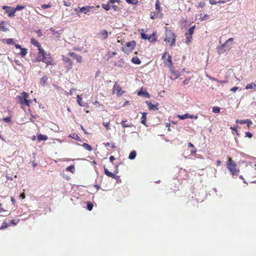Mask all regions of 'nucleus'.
Segmentation results:
<instances>
[{
    "mask_svg": "<svg viewBox=\"0 0 256 256\" xmlns=\"http://www.w3.org/2000/svg\"><path fill=\"white\" fill-rule=\"evenodd\" d=\"M165 34L166 38L164 39V41L166 42H169L171 41L170 44V47L174 46L176 44L175 34L166 28H165Z\"/></svg>",
    "mask_w": 256,
    "mask_h": 256,
    "instance_id": "f257e3e1",
    "label": "nucleus"
},
{
    "mask_svg": "<svg viewBox=\"0 0 256 256\" xmlns=\"http://www.w3.org/2000/svg\"><path fill=\"white\" fill-rule=\"evenodd\" d=\"M236 163L230 158L227 164V168L232 176H238L240 172V170L236 168Z\"/></svg>",
    "mask_w": 256,
    "mask_h": 256,
    "instance_id": "f03ea898",
    "label": "nucleus"
},
{
    "mask_svg": "<svg viewBox=\"0 0 256 256\" xmlns=\"http://www.w3.org/2000/svg\"><path fill=\"white\" fill-rule=\"evenodd\" d=\"M37 58L38 61H42L47 65L52 64V60L50 55H46L44 50H40V52H38V56Z\"/></svg>",
    "mask_w": 256,
    "mask_h": 256,
    "instance_id": "7ed1b4c3",
    "label": "nucleus"
},
{
    "mask_svg": "<svg viewBox=\"0 0 256 256\" xmlns=\"http://www.w3.org/2000/svg\"><path fill=\"white\" fill-rule=\"evenodd\" d=\"M21 94L22 96H16V100L20 102L22 104H24L28 106H29L30 100L27 99L28 94L26 92H22Z\"/></svg>",
    "mask_w": 256,
    "mask_h": 256,
    "instance_id": "20e7f679",
    "label": "nucleus"
},
{
    "mask_svg": "<svg viewBox=\"0 0 256 256\" xmlns=\"http://www.w3.org/2000/svg\"><path fill=\"white\" fill-rule=\"evenodd\" d=\"M141 37L144 40H148L150 42H154L156 40L155 34L153 33L150 36H148L144 33L141 34Z\"/></svg>",
    "mask_w": 256,
    "mask_h": 256,
    "instance_id": "39448f33",
    "label": "nucleus"
},
{
    "mask_svg": "<svg viewBox=\"0 0 256 256\" xmlns=\"http://www.w3.org/2000/svg\"><path fill=\"white\" fill-rule=\"evenodd\" d=\"M232 48L231 46H226V44H222L220 46H219L217 48L218 52L219 54H223L226 50H230Z\"/></svg>",
    "mask_w": 256,
    "mask_h": 256,
    "instance_id": "423d86ee",
    "label": "nucleus"
},
{
    "mask_svg": "<svg viewBox=\"0 0 256 256\" xmlns=\"http://www.w3.org/2000/svg\"><path fill=\"white\" fill-rule=\"evenodd\" d=\"M4 10H6V12L8 14L9 17H13L15 15V10L14 8L8 6H4L2 7Z\"/></svg>",
    "mask_w": 256,
    "mask_h": 256,
    "instance_id": "0eeeda50",
    "label": "nucleus"
},
{
    "mask_svg": "<svg viewBox=\"0 0 256 256\" xmlns=\"http://www.w3.org/2000/svg\"><path fill=\"white\" fill-rule=\"evenodd\" d=\"M172 75L170 76V79L176 80L180 76V72L178 70H176L174 68V66L170 68Z\"/></svg>",
    "mask_w": 256,
    "mask_h": 256,
    "instance_id": "6e6552de",
    "label": "nucleus"
},
{
    "mask_svg": "<svg viewBox=\"0 0 256 256\" xmlns=\"http://www.w3.org/2000/svg\"><path fill=\"white\" fill-rule=\"evenodd\" d=\"M113 90L116 92V94L118 96H121L124 92L122 90L121 87L120 85L118 84V82H115L114 87Z\"/></svg>",
    "mask_w": 256,
    "mask_h": 256,
    "instance_id": "1a4fd4ad",
    "label": "nucleus"
},
{
    "mask_svg": "<svg viewBox=\"0 0 256 256\" xmlns=\"http://www.w3.org/2000/svg\"><path fill=\"white\" fill-rule=\"evenodd\" d=\"M146 103L148 105L149 110H158V106H159V104L158 103H156V104H152L151 102L149 101H146Z\"/></svg>",
    "mask_w": 256,
    "mask_h": 256,
    "instance_id": "9d476101",
    "label": "nucleus"
},
{
    "mask_svg": "<svg viewBox=\"0 0 256 256\" xmlns=\"http://www.w3.org/2000/svg\"><path fill=\"white\" fill-rule=\"evenodd\" d=\"M7 25L6 22L0 20V30L2 32H7L8 30Z\"/></svg>",
    "mask_w": 256,
    "mask_h": 256,
    "instance_id": "9b49d317",
    "label": "nucleus"
},
{
    "mask_svg": "<svg viewBox=\"0 0 256 256\" xmlns=\"http://www.w3.org/2000/svg\"><path fill=\"white\" fill-rule=\"evenodd\" d=\"M136 46V42L134 41H132L128 42L126 44V47L128 48V50L132 51Z\"/></svg>",
    "mask_w": 256,
    "mask_h": 256,
    "instance_id": "f8f14e48",
    "label": "nucleus"
},
{
    "mask_svg": "<svg viewBox=\"0 0 256 256\" xmlns=\"http://www.w3.org/2000/svg\"><path fill=\"white\" fill-rule=\"evenodd\" d=\"M30 42L32 44H33L38 48L39 52H40V50H42L41 48L40 43L36 40L34 38H31Z\"/></svg>",
    "mask_w": 256,
    "mask_h": 256,
    "instance_id": "ddd939ff",
    "label": "nucleus"
},
{
    "mask_svg": "<svg viewBox=\"0 0 256 256\" xmlns=\"http://www.w3.org/2000/svg\"><path fill=\"white\" fill-rule=\"evenodd\" d=\"M62 60L68 64L67 66L69 67V68H71L72 64V62L71 60L69 58L66 56H63Z\"/></svg>",
    "mask_w": 256,
    "mask_h": 256,
    "instance_id": "4468645a",
    "label": "nucleus"
},
{
    "mask_svg": "<svg viewBox=\"0 0 256 256\" xmlns=\"http://www.w3.org/2000/svg\"><path fill=\"white\" fill-rule=\"evenodd\" d=\"M104 174H106L107 176H109V177H111L114 179H116L117 178V176H116L115 174H113L111 172H110L108 169H106V168H104Z\"/></svg>",
    "mask_w": 256,
    "mask_h": 256,
    "instance_id": "2eb2a0df",
    "label": "nucleus"
},
{
    "mask_svg": "<svg viewBox=\"0 0 256 256\" xmlns=\"http://www.w3.org/2000/svg\"><path fill=\"white\" fill-rule=\"evenodd\" d=\"M98 34L102 36V40H105V39L107 38L108 37V32L107 30H101L99 32Z\"/></svg>",
    "mask_w": 256,
    "mask_h": 256,
    "instance_id": "dca6fc26",
    "label": "nucleus"
},
{
    "mask_svg": "<svg viewBox=\"0 0 256 256\" xmlns=\"http://www.w3.org/2000/svg\"><path fill=\"white\" fill-rule=\"evenodd\" d=\"M186 36V43L187 44H189L192 42V35L187 34L186 32L185 34Z\"/></svg>",
    "mask_w": 256,
    "mask_h": 256,
    "instance_id": "f3484780",
    "label": "nucleus"
},
{
    "mask_svg": "<svg viewBox=\"0 0 256 256\" xmlns=\"http://www.w3.org/2000/svg\"><path fill=\"white\" fill-rule=\"evenodd\" d=\"M76 98H77V102L80 106H88L86 104H82V98L80 97V95L77 96Z\"/></svg>",
    "mask_w": 256,
    "mask_h": 256,
    "instance_id": "a211bd4d",
    "label": "nucleus"
},
{
    "mask_svg": "<svg viewBox=\"0 0 256 256\" xmlns=\"http://www.w3.org/2000/svg\"><path fill=\"white\" fill-rule=\"evenodd\" d=\"M138 96L144 95L145 96L148 98L150 97V94L146 91H143L142 89L138 92Z\"/></svg>",
    "mask_w": 256,
    "mask_h": 256,
    "instance_id": "6ab92c4d",
    "label": "nucleus"
},
{
    "mask_svg": "<svg viewBox=\"0 0 256 256\" xmlns=\"http://www.w3.org/2000/svg\"><path fill=\"white\" fill-rule=\"evenodd\" d=\"M90 8V6H84L80 8L79 9L80 12H82L84 14H86L89 11Z\"/></svg>",
    "mask_w": 256,
    "mask_h": 256,
    "instance_id": "aec40b11",
    "label": "nucleus"
},
{
    "mask_svg": "<svg viewBox=\"0 0 256 256\" xmlns=\"http://www.w3.org/2000/svg\"><path fill=\"white\" fill-rule=\"evenodd\" d=\"M136 156V152L135 150L132 151L128 156V158L130 160H134Z\"/></svg>",
    "mask_w": 256,
    "mask_h": 256,
    "instance_id": "412c9836",
    "label": "nucleus"
},
{
    "mask_svg": "<svg viewBox=\"0 0 256 256\" xmlns=\"http://www.w3.org/2000/svg\"><path fill=\"white\" fill-rule=\"evenodd\" d=\"M38 139L39 141L46 140H48V136L46 135L40 134L38 136Z\"/></svg>",
    "mask_w": 256,
    "mask_h": 256,
    "instance_id": "4be33fe9",
    "label": "nucleus"
},
{
    "mask_svg": "<svg viewBox=\"0 0 256 256\" xmlns=\"http://www.w3.org/2000/svg\"><path fill=\"white\" fill-rule=\"evenodd\" d=\"M160 5V2L158 0H156V10L158 12H161Z\"/></svg>",
    "mask_w": 256,
    "mask_h": 256,
    "instance_id": "5701e85b",
    "label": "nucleus"
},
{
    "mask_svg": "<svg viewBox=\"0 0 256 256\" xmlns=\"http://www.w3.org/2000/svg\"><path fill=\"white\" fill-rule=\"evenodd\" d=\"M28 53V50L25 48H22L20 50V54L22 56L24 57L26 56V54Z\"/></svg>",
    "mask_w": 256,
    "mask_h": 256,
    "instance_id": "b1692460",
    "label": "nucleus"
},
{
    "mask_svg": "<svg viewBox=\"0 0 256 256\" xmlns=\"http://www.w3.org/2000/svg\"><path fill=\"white\" fill-rule=\"evenodd\" d=\"M82 147H84L85 149L88 150V151L90 152H91L92 151V147L89 145L88 144H86V143H84L82 144Z\"/></svg>",
    "mask_w": 256,
    "mask_h": 256,
    "instance_id": "393cba45",
    "label": "nucleus"
},
{
    "mask_svg": "<svg viewBox=\"0 0 256 256\" xmlns=\"http://www.w3.org/2000/svg\"><path fill=\"white\" fill-rule=\"evenodd\" d=\"M124 64V62L122 58L120 59L115 64V66L119 67L122 68Z\"/></svg>",
    "mask_w": 256,
    "mask_h": 256,
    "instance_id": "a878e982",
    "label": "nucleus"
},
{
    "mask_svg": "<svg viewBox=\"0 0 256 256\" xmlns=\"http://www.w3.org/2000/svg\"><path fill=\"white\" fill-rule=\"evenodd\" d=\"M254 88H256V84L254 82H252L250 84H248L246 86V90L252 89Z\"/></svg>",
    "mask_w": 256,
    "mask_h": 256,
    "instance_id": "bb28decb",
    "label": "nucleus"
},
{
    "mask_svg": "<svg viewBox=\"0 0 256 256\" xmlns=\"http://www.w3.org/2000/svg\"><path fill=\"white\" fill-rule=\"evenodd\" d=\"M132 62L134 64H139L141 63L140 60L138 57H134L132 60Z\"/></svg>",
    "mask_w": 256,
    "mask_h": 256,
    "instance_id": "cd10ccee",
    "label": "nucleus"
},
{
    "mask_svg": "<svg viewBox=\"0 0 256 256\" xmlns=\"http://www.w3.org/2000/svg\"><path fill=\"white\" fill-rule=\"evenodd\" d=\"M195 28H196V26L194 25V26H192V27H190L188 30L186 32V33L188 34L192 35L194 34V30Z\"/></svg>",
    "mask_w": 256,
    "mask_h": 256,
    "instance_id": "c85d7f7f",
    "label": "nucleus"
},
{
    "mask_svg": "<svg viewBox=\"0 0 256 256\" xmlns=\"http://www.w3.org/2000/svg\"><path fill=\"white\" fill-rule=\"evenodd\" d=\"M146 113L144 112L142 114V116L141 118V122L142 124L146 125Z\"/></svg>",
    "mask_w": 256,
    "mask_h": 256,
    "instance_id": "c756f323",
    "label": "nucleus"
},
{
    "mask_svg": "<svg viewBox=\"0 0 256 256\" xmlns=\"http://www.w3.org/2000/svg\"><path fill=\"white\" fill-rule=\"evenodd\" d=\"M70 136L73 139L76 140H80V138L76 134H70Z\"/></svg>",
    "mask_w": 256,
    "mask_h": 256,
    "instance_id": "7c9ffc66",
    "label": "nucleus"
},
{
    "mask_svg": "<svg viewBox=\"0 0 256 256\" xmlns=\"http://www.w3.org/2000/svg\"><path fill=\"white\" fill-rule=\"evenodd\" d=\"M110 4L108 2L107 4H102V7L105 10H108L110 8Z\"/></svg>",
    "mask_w": 256,
    "mask_h": 256,
    "instance_id": "2f4dec72",
    "label": "nucleus"
},
{
    "mask_svg": "<svg viewBox=\"0 0 256 256\" xmlns=\"http://www.w3.org/2000/svg\"><path fill=\"white\" fill-rule=\"evenodd\" d=\"M167 60H168V62L170 63L169 68L173 67L174 65H173V62L172 60V56L169 54L168 55V58Z\"/></svg>",
    "mask_w": 256,
    "mask_h": 256,
    "instance_id": "473e14b6",
    "label": "nucleus"
},
{
    "mask_svg": "<svg viewBox=\"0 0 256 256\" xmlns=\"http://www.w3.org/2000/svg\"><path fill=\"white\" fill-rule=\"evenodd\" d=\"M178 117L180 120H184L188 118V114H186L183 115H178Z\"/></svg>",
    "mask_w": 256,
    "mask_h": 256,
    "instance_id": "72a5a7b5",
    "label": "nucleus"
},
{
    "mask_svg": "<svg viewBox=\"0 0 256 256\" xmlns=\"http://www.w3.org/2000/svg\"><path fill=\"white\" fill-rule=\"evenodd\" d=\"M74 166H70L66 168V170L67 171L71 172H74Z\"/></svg>",
    "mask_w": 256,
    "mask_h": 256,
    "instance_id": "f704fd0d",
    "label": "nucleus"
},
{
    "mask_svg": "<svg viewBox=\"0 0 256 256\" xmlns=\"http://www.w3.org/2000/svg\"><path fill=\"white\" fill-rule=\"evenodd\" d=\"M8 226L9 224L6 222H3L1 226L0 227V230H4L8 227Z\"/></svg>",
    "mask_w": 256,
    "mask_h": 256,
    "instance_id": "c9c22d12",
    "label": "nucleus"
},
{
    "mask_svg": "<svg viewBox=\"0 0 256 256\" xmlns=\"http://www.w3.org/2000/svg\"><path fill=\"white\" fill-rule=\"evenodd\" d=\"M48 77L46 76H43L41 78V82L42 83L43 85L44 86L47 82Z\"/></svg>",
    "mask_w": 256,
    "mask_h": 256,
    "instance_id": "e433bc0d",
    "label": "nucleus"
},
{
    "mask_svg": "<svg viewBox=\"0 0 256 256\" xmlns=\"http://www.w3.org/2000/svg\"><path fill=\"white\" fill-rule=\"evenodd\" d=\"M24 8V6H20V5H18L16 8H14V10H15V12L17 10H23Z\"/></svg>",
    "mask_w": 256,
    "mask_h": 256,
    "instance_id": "4c0bfd02",
    "label": "nucleus"
},
{
    "mask_svg": "<svg viewBox=\"0 0 256 256\" xmlns=\"http://www.w3.org/2000/svg\"><path fill=\"white\" fill-rule=\"evenodd\" d=\"M220 112V108L218 106H214L212 108V112L216 114L219 113Z\"/></svg>",
    "mask_w": 256,
    "mask_h": 256,
    "instance_id": "58836bf2",
    "label": "nucleus"
},
{
    "mask_svg": "<svg viewBox=\"0 0 256 256\" xmlns=\"http://www.w3.org/2000/svg\"><path fill=\"white\" fill-rule=\"evenodd\" d=\"M92 208H93V204L91 202H88L87 203V209L88 210H92Z\"/></svg>",
    "mask_w": 256,
    "mask_h": 256,
    "instance_id": "ea45409f",
    "label": "nucleus"
},
{
    "mask_svg": "<svg viewBox=\"0 0 256 256\" xmlns=\"http://www.w3.org/2000/svg\"><path fill=\"white\" fill-rule=\"evenodd\" d=\"M116 54V52H112L111 54H110V53H108V58H107L108 60L111 58L113 56H115Z\"/></svg>",
    "mask_w": 256,
    "mask_h": 256,
    "instance_id": "a19ab883",
    "label": "nucleus"
},
{
    "mask_svg": "<svg viewBox=\"0 0 256 256\" xmlns=\"http://www.w3.org/2000/svg\"><path fill=\"white\" fill-rule=\"evenodd\" d=\"M6 42L8 44H12L14 43V41L12 38H8L6 40Z\"/></svg>",
    "mask_w": 256,
    "mask_h": 256,
    "instance_id": "79ce46f5",
    "label": "nucleus"
},
{
    "mask_svg": "<svg viewBox=\"0 0 256 256\" xmlns=\"http://www.w3.org/2000/svg\"><path fill=\"white\" fill-rule=\"evenodd\" d=\"M75 58L76 60V61L78 62H82V58L80 56H79V55H77L76 56Z\"/></svg>",
    "mask_w": 256,
    "mask_h": 256,
    "instance_id": "37998d69",
    "label": "nucleus"
},
{
    "mask_svg": "<svg viewBox=\"0 0 256 256\" xmlns=\"http://www.w3.org/2000/svg\"><path fill=\"white\" fill-rule=\"evenodd\" d=\"M233 40H234V38H230L226 40L224 44H226V46H229L228 45L229 42H231L232 44Z\"/></svg>",
    "mask_w": 256,
    "mask_h": 256,
    "instance_id": "c03bdc74",
    "label": "nucleus"
},
{
    "mask_svg": "<svg viewBox=\"0 0 256 256\" xmlns=\"http://www.w3.org/2000/svg\"><path fill=\"white\" fill-rule=\"evenodd\" d=\"M51 7V6L50 4H42L41 6V8L43 9H46V8H49Z\"/></svg>",
    "mask_w": 256,
    "mask_h": 256,
    "instance_id": "a18cd8bd",
    "label": "nucleus"
},
{
    "mask_svg": "<svg viewBox=\"0 0 256 256\" xmlns=\"http://www.w3.org/2000/svg\"><path fill=\"white\" fill-rule=\"evenodd\" d=\"M109 122H103L104 126L106 128L107 130H109L110 129V127L109 126Z\"/></svg>",
    "mask_w": 256,
    "mask_h": 256,
    "instance_id": "49530a36",
    "label": "nucleus"
},
{
    "mask_svg": "<svg viewBox=\"0 0 256 256\" xmlns=\"http://www.w3.org/2000/svg\"><path fill=\"white\" fill-rule=\"evenodd\" d=\"M236 123H238L240 124H245V122H246V120H236Z\"/></svg>",
    "mask_w": 256,
    "mask_h": 256,
    "instance_id": "de8ad7c7",
    "label": "nucleus"
},
{
    "mask_svg": "<svg viewBox=\"0 0 256 256\" xmlns=\"http://www.w3.org/2000/svg\"><path fill=\"white\" fill-rule=\"evenodd\" d=\"M3 120H4V121L6 122H9L11 121V119H10V117L4 118Z\"/></svg>",
    "mask_w": 256,
    "mask_h": 256,
    "instance_id": "09e8293b",
    "label": "nucleus"
},
{
    "mask_svg": "<svg viewBox=\"0 0 256 256\" xmlns=\"http://www.w3.org/2000/svg\"><path fill=\"white\" fill-rule=\"evenodd\" d=\"M245 124H247L248 126L249 127L252 124V122L250 120L247 119Z\"/></svg>",
    "mask_w": 256,
    "mask_h": 256,
    "instance_id": "8fccbe9b",
    "label": "nucleus"
},
{
    "mask_svg": "<svg viewBox=\"0 0 256 256\" xmlns=\"http://www.w3.org/2000/svg\"><path fill=\"white\" fill-rule=\"evenodd\" d=\"M246 136L249 138H252V134L250 132H246Z\"/></svg>",
    "mask_w": 256,
    "mask_h": 256,
    "instance_id": "3c124183",
    "label": "nucleus"
},
{
    "mask_svg": "<svg viewBox=\"0 0 256 256\" xmlns=\"http://www.w3.org/2000/svg\"><path fill=\"white\" fill-rule=\"evenodd\" d=\"M112 7L114 11H118L120 10L118 6H115V5H112Z\"/></svg>",
    "mask_w": 256,
    "mask_h": 256,
    "instance_id": "603ef678",
    "label": "nucleus"
},
{
    "mask_svg": "<svg viewBox=\"0 0 256 256\" xmlns=\"http://www.w3.org/2000/svg\"><path fill=\"white\" fill-rule=\"evenodd\" d=\"M120 0H109L108 3L109 4H114L115 2H118L119 3Z\"/></svg>",
    "mask_w": 256,
    "mask_h": 256,
    "instance_id": "864d4df0",
    "label": "nucleus"
},
{
    "mask_svg": "<svg viewBox=\"0 0 256 256\" xmlns=\"http://www.w3.org/2000/svg\"><path fill=\"white\" fill-rule=\"evenodd\" d=\"M238 87L237 86H234L230 90L232 92H236L238 90Z\"/></svg>",
    "mask_w": 256,
    "mask_h": 256,
    "instance_id": "5fc2aeb1",
    "label": "nucleus"
},
{
    "mask_svg": "<svg viewBox=\"0 0 256 256\" xmlns=\"http://www.w3.org/2000/svg\"><path fill=\"white\" fill-rule=\"evenodd\" d=\"M126 1L130 4H135V0H126Z\"/></svg>",
    "mask_w": 256,
    "mask_h": 256,
    "instance_id": "6e6d98bb",
    "label": "nucleus"
},
{
    "mask_svg": "<svg viewBox=\"0 0 256 256\" xmlns=\"http://www.w3.org/2000/svg\"><path fill=\"white\" fill-rule=\"evenodd\" d=\"M206 76L210 80H214V81H216L217 82L218 80H216V78H213L211 76H208L207 75Z\"/></svg>",
    "mask_w": 256,
    "mask_h": 256,
    "instance_id": "4d7b16f0",
    "label": "nucleus"
},
{
    "mask_svg": "<svg viewBox=\"0 0 256 256\" xmlns=\"http://www.w3.org/2000/svg\"><path fill=\"white\" fill-rule=\"evenodd\" d=\"M122 128H130L132 126V125L128 124H125L123 125H122Z\"/></svg>",
    "mask_w": 256,
    "mask_h": 256,
    "instance_id": "13d9d810",
    "label": "nucleus"
},
{
    "mask_svg": "<svg viewBox=\"0 0 256 256\" xmlns=\"http://www.w3.org/2000/svg\"><path fill=\"white\" fill-rule=\"evenodd\" d=\"M230 129H232V130L235 131L236 133V134L238 135V131H237V126H233V127H231L230 128Z\"/></svg>",
    "mask_w": 256,
    "mask_h": 256,
    "instance_id": "bf43d9fd",
    "label": "nucleus"
},
{
    "mask_svg": "<svg viewBox=\"0 0 256 256\" xmlns=\"http://www.w3.org/2000/svg\"><path fill=\"white\" fill-rule=\"evenodd\" d=\"M209 2L211 4H215L218 2L215 0H209Z\"/></svg>",
    "mask_w": 256,
    "mask_h": 256,
    "instance_id": "052dcab7",
    "label": "nucleus"
},
{
    "mask_svg": "<svg viewBox=\"0 0 256 256\" xmlns=\"http://www.w3.org/2000/svg\"><path fill=\"white\" fill-rule=\"evenodd\" d=\"M190 80L186 79L183 81V84L184 85L188 84Z\"/></svg>",
    "mask_w": 256,
    "mask_h": 256,
    "instance_id": "680f3d73",
    "label": "nucleus"
},
{
    "mask_svg": "<svg viewBox=\"0 0 256 256\" xmlns=\"http://www.w3.org/2000/svg\"><path fill=\"white\" fill-rule=\"evenodd\" d=\"M36 33L39 37H40L42 36V32L40 30H38L36 31Z\"/></svg>",
    "mask_w": 256,
    "mask_h": 256,
    "instance_id": "e2e57ef3",
    "label": "nucleus"
},
{
    "mask_svg": "<svg viewBox=\"0 0 256 256\" xmlns=\"http://www.w3.org/2000/svg\"><path fill=\"white\" fill-rule=\"evenodd\" d=\"M76 91V89H74V88H72L70 90V92H69V94L70 95H72V93Z\"/></svg>",
    "mask_w": 256,
    "mask_h": 256,
    "instance_id": "0e129e2a",
    "label": "nucleus"
},
{
    "mask_svg": "<svg viewBox=\"0 0 256 256\" xmlns=\"http://www.w3.org/2000/svg\"><path fill=\"white\" fill-rule=\"evenodd\" d=\"M209 18V16L208 14H205L202 18V20H206Z\"/></svg>",
    "mask_w": 256,
    "mask_h": 256,
    "instance_id": "69168bd1",
    "label": "nucleus"
},
{
    "mask_svg": "<svg viewBox=\"0 0 256 256\" xmlns=\"http://www.w3.org/2000/svg\"><path fill=\"white\" fill-rule=\"evenodd\" d=\"M50 32H52L54 34H58V32L55 31V30H54V28H50Z\"/></svg>",
    "mask_w": 256,
    "mask_h": 256,
    "instance_id": "338daca9",
    "label": "nucleus"
},
{
    "mask_svg": "<svg viewBox=\"0 0 256 256\" xmlns=\"http://www.w3.org/2000/svg\"><path fill=\"white\" fill-rule=\"evenodd\" d=\"M115 160V158L114 156H110V162H112L113 161Z\"/></svg>",
    "mask_w": 256,
    "mask_h": 256,
    "instance_id": "774afa93",
    "label": "nucleus"
}]
</instances>
